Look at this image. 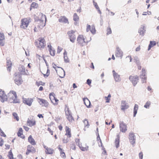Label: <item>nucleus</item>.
I'll return each mask as SVG.
<instances>
[{
	"label": "nucleus",
	"instance_id": "obj_1",
	"mask_svg": "<svg viewBox=\"0 0 159 159\" xmlns=\"http://www.w3.org/2000/svg\"><path fill=\"white\" fill-rule=\"evenodd\" d=\"M7 96L9 99V101L11 103H17L19 101L17 99V95L16 92L13 91H11L7 96L5 93L4 91H0V98L1 101L3 102L6 101L7 99Z\"/></svg>",
	"mask_w": 159,
	"mask_h": 159
},
{
	"label": "nucleus",
	"instance_id": "obj_2",
	"mask_svg": "<svg viewBox=\"0 0 159 159\" xmlns=\"http://www.w3.org/2000/svg\"><path fill=\"white\" fill-rule=\"evenodd\" d=\"M34 18L35 21L40 25H38V27L40 28V26L42 27L44 26L45 24L44 25H43V21L44 20H46V19L45 15H43L42 13L40 12L39 13V15H38V14L34 15Z\"/></svg>",
	"mask_w": 159,
	"mask_h": 159
},
{
	"label": "nucleus",
	"instance_id": "obj_3",
	"mask_svg": "<svg viewBox=\"0 0 159 159\" xmlns=\"http://www.w3.org/2000/svg\"><path fill=\"white\" fill-rule=\"evenodd\" d=\"M31 21V19L30 18L22 19L21 20L20 27L22 28L26 29L28 27L29 23Z\"/></svg>",
	"mask_w": 159,
	"mask_h": 159
},
{
	"label": "nucleus",
	"instance_id": "obj_4",
	"mask_svg": "<svg viewBox=\"0 0 159 159\" xmlns=\"http://www.w3.org/2000/svg\"><path fill=\"white\" fill-rule=\"evenodd\" d=\"M14 75L15 76L14 78L15 82L17 85H20L23 81L21 74L18 72L15 73Z\"/></svg>",
	"mask_w": 159,
	"mask_h": 159
},
{
	"label": "nucleus",
	"instance_id": "obj_5",
	"mask_svg": "<svg viewBox=\"0 0 159 159\" xmlns=\"http://www.w3.org/2000/svg\"><path fill=\"white\" fill-rule=\"evenodd\" d=\"M75 31L71 30L67 32V34L69 37L70 41L72 43L75 42L76 39V36L75 34Z\"/></svg>",
	"mask_w": 159,
	"mask_h": 159
},
{
	"label": "nucleus",
	"instance_id": "obj_6",
	"mask_svg": "<svg viewBox=\"0 0 159 159\" xmlns=\"http://www.w3.org/2000/svg\"><path fill=\"white\" fill-rule=\"evenodd\" d=\"M77 41V43L80 44L82 46H83L84 45V43H88V41H85V39L83 35H79L78 36Z\"/></svg>",
	"mask_w": 159,
	"mask_h": 159
},
{
	"label": "nucleus",
	"instance_id": "obj_7",
	"mask_svg": "<svg viewBox=\"0 0 159 159\" xmlns=\"http://www.w3.org/2000/svg\"><path fill=\"white\" fill-rule=\"evenodd\" d=\"M140 77L141 79L142 83H145L146 82L147 76L146 75V73L145 69L143 68L142 69V72L141 73Z\"/></svg>",
	"mask_w": 159,
	"mask_h": 159
},
{
	"label": "nucleus",
	"instance_id": "obj_8",
	"mask_svg": "<svg viewBox=\"0 0 159 159\" xmlns=\"http://www.w3.org/2000/svg\"><path fill=\"white\" fill-rule=\"evenodd\" d=\"M129 139L130 143L134 147L135 143L136 137L134 133H129Z\"/></svg>",
	"mask_w": 159,
	"mask_h": 159
},
{
	"label": "nucleus",
	"instance_id": "obj_9",
	"mask_svg": "<svg viewBox=\"0 0 159 159\" xmlns=\"http://www.w3.org/2000/svg\"><path fill=\"white\" fill-rule=\"evenodd\" d=\"M129 79L132 82L134 86H135L138 82L139 78L137 75L134 76H130L129 77Z\"/></svg>",
	"mask_w": 159,
	"mask_h": 159
},
{
	"label": "nucleus",
	"instance_id": "obj_10",
	"mask_svg": "<svg viewBox=\"0 0 159 159\" xmlns=\"http://www.w3.org/2000/svg\"><path fill=\"white\" fill-rule=\"evenodd\" d=\"M18 70L20 72V73L21 75H29L28 70H25V67L23 65H21L18 68Z\"/></svg>",
	"mask_w": 159,
	"mask_h": 159
},
{
	"label": "nucleus",
	"instance_id": "obj_11",
	"mask_svg": "<svg viewBox=\"0 0 159 159\" xmlns=\"http://www.w3.org/2000/svg\"><path fill=\"white\" fill-rule=\"evenodd\" d=\"M120 131L125 132L127 130V126L125 124L123 121H120Z\"/></svg>",
	"mask_w": 159,
	"mask_h": 159
},
{
	"label": "nucleus",
	"instance_id": "obj_12",
	"mask_svg": "<svg viewBox=\"0 0 159 159\" xmlns=\"http://www.w3.org/2000/svg\"><path fill=\"white\" fill-rule=\"evenodd\" d=\"M39 44L38 47L39 48H43L45 45V42L43 39L39 38Z\"/></svg>",
	"mask_w": 159,
	"mask_h": 159
},
{
	"label": "nucleus",
	"instance_id": "obj_13",
	"mask_svg": "<svg viewBox=\"0 0 159 159\" xmlns=\"http://www.w3.org/2000/svg\"><path fill=\"white\" fill-rule=\"evenodd\" d=\"M112 73L115 81L116 82H120L121 80L120 75L116 73L115 70L112 71Z\"/></svg>",
	"mask_w": 159,
	"mask_h": 159
},
{
	"label": "nucleus",
	"instance_id": "obj_14",
	"mask_svg": "<svg viewBox=\"0 0 159 159\" xmlns=\"http://www.w3.org/2000/svg\"><path fill=\"white\" fill-rule=\"evenodd\" d=\"M146 31V28L143 25L141 26V27L139 29L138 33L140 35L143 36L144 34Z\"/></svg>",
	"mask_w": 159,
	"mask_h": 159
},
{
	"label": "nucleus",
	"instance_id": "obj_15",
	"mask_svg": "<svg viewBox=\"0 0 159 159\" xmlns=\"http://www.w3.org/2000/svg\"><path fill=\"white\" fill-rule=\"evenodd\" d=\"M23 102L26 105L30 106L33 101V99L32 98H24L23 99Z\"/></svg>",
	"mask_w": 159,
	"mask_h": 159
},
{
	"label": "nucleus",
	"instance_id": "obj_16",
	"mask_svg": "<svg viewBox=\"0 0 159 159\" xmlns=\"http://www.w3.org/2000/svg\"><path fill=\"white\" fill-rule=\"evenodd\" d=\"M121 109L123 110L128 109L129 108V106L127 102L125 101H122L121 103Z\"/></svg>",
	"mask_w": 159,
	"mask_h": 159
},
{
	"label": "nucleus",
	"instance_id": "obj_17",
	"mask_svg": "<svg viewBox=\"0 0 159 159\" xmlns=\"http://www.w3.org/2000/svg\"><path fill=\"white\" fill-rule=\"evenodd\" d=\"M5 38L4 34L0 33V45L3 46L5 44Z\"/></svg>",
	"mask_w": 159,
	"mask_h": 159
},
{
	"label": "nucleus",
	"instance_id": "obj_18",
	"mask_svg": "<svg viewBox=\"0 0 159 159\" xmlns=\"http://www.w3.org/2000/svg\"><path fill=\"white\" fill-rule=\"evenodd\" d=\"M116 49L115 54L116 57H122L123 56L122 52L118 47H117Z\"/></svg>",
	"mask_w": 159,
	"mask_h": 159
},
{
	"label": "nucleus",
	"instance_id": "obj_19",
	"mask_svg": "<svg viewBox=\"0 0 159 159\" xmlns=\"http://www.w3.org/2000/svg\"><path fill=\"white\" fill-rule=\"evenodd\" d=\"M84 103L88 108L90 107L91 103L90 101L87 98H84L83 99Z\"/></svg>",
	"mask_w": 159,
	"mask_h": 159
},
{
	"label": "nucleus",
	"instance_id": "obj_20",
	"mask_svg": "<svg viewBox=\"0 0 159 159\" xmlns=\"http://www.w3.org/2000/svg\"><path fill=\"white\" fill-rule=\"evenodd\" d=\"M39 100H40L39 101V103L40 105L43 104V106L47 107L48 106V102L47 101L41 98H39Z\"/></svg>",
	"mask_w": 159,
	"mask_h": 159
},
{
	"label": "nucleus",
	"instance_id": "obj_21",
	"mask_svg": "<svg viewBox=\"0 0 159 159\" xmlns=\"http://www.w3.org/2000/svg\"><path fill=\"white\" fill-rule=\"evenodd\" d=\"M59 21L60 22L65 23H69L68 19L65 16L61 17L59 19Z\"/></svg>",
	"mask_w": 159,
	"mask_h": 159
},
{
	"label": "nucleus",
	"instance_id": "obj_22",
	"mask_svg": "<svg viewBox=\"0 0 159 159\" xmlns=\"http://www.w3.org/2000/svg\"><path fill=\"white\" fill-rule=\"evenodd\" d=\"M28 141L32 145H35L36 144L35 140L31 135L29 137Z\"/></svg>",
	"mask_w": 159,
	"mask_h": 159
},
{
	"label": "nucleus",
	"instance_id": "obj_23",
	"mask_svg": "<svg viewBox=\"0 0 159 159\" xmlns=\"http://www.w3.org/2000/svg\"><path fill=\"white\" fill-rule=\"evenodd\" d=\"M27 123L28 124V125L30 127L34 126L36 124V121L34 120H28L27 121Z\"/></svg>",
	"mask_w": 159,
	"mask_h": 159
},
{
	"label": "nucleus",
	"instance_id": "obj_24",
	"mask_svg": "<svg viewBox=\"0 0 159 159\" xmlns=\"http://www.w3.org/2000/svg\"><path fill=\"white\" fill-rule=\"evenodd\" d=\"M55 95V94L53 93H51L49 94V98L52 102H53L52 101V99L53 100V99H54V100L56 102H57L58 101V100L55 98V97H54Z\"/></svg>",
	"mask_w": 159,
	"mask_h": 159
},
{
	"label": "nucleus",
	"instance_id": "obj_25",
	"mask_svg": "<svg viewBox=\"0 0 159 159\" xmlns=\"http://www.w3.org/2000/svg\"><path fill=\"white\" fill-rule=\"evenodd\" d=\"M38 7V3L33 2L31 4L30 9H37Z\"/></svg>",
	"mask_w": 159,
	"mask_h": 159
},
{
	"label": "nucleus",
	"instance_id": "obj_26",
	"mask_svg": "<svg viewBox=\"0 0 159 159\" xmlns=\"http://www.w3.org/2000/svg\"><path fill=\"white\" fill-rule=\"evenodd\" d=\"M7 70L10 71L11 69V66L12 65V63L11 61L9 60L7 61Z\"/></svg>",
	"mask_w": 159,
	"mask_h": 159
},
{
	"label": "nucleus",
	"instance_id": "obj_27",
	"mask_svg": "<svg viewBox=\"0 0 159 159\" xmlns=\"http://www.w3.org/2000/svg\"><path fill=\"white\" fill-rule=\"evenodd\" d=\"M66 135H68L69 138H70L71 137V134L70 133V129L67 126H66Z\"/></svg>",
	"mask_w": 159,
	"mask_h": 159
},
{
	"label": "nucleus",
	"instance_id": "obj_28",
	"mask_svg": "<svg viewBox=\"0 0 159 159\" xmlns=\"http://www.w3.org/2000/svg\"><path fill=\"white\" fill-rule=\"evenodd\" d=\"M138 109V106L137 104H135L134 106V114L133 116L134 117L135 116L137 112V110Z\"/></svg>",
	"mask_w": 159,
	"mask_h": 159
},
{
	"label": "nucleus",
	"instance_id": "obj_29",
	"mask_svg": "<svg viewBox=\"0 0 159 159\" xmlns=\"http://www.w3.org/2000/svg\"><path fill=\"white\" fill-rule=\"evenodd\" d=\"M64 60L65 62L67 63L69 62L68 57L67 56V52L65 51L63 53Z\"/></svg>",
	"mask_w": 159,
	"mask_h": 159
},
{
	"label": "nucleus",
	"instance_id": "obj_30",
	"mask_svg": "<svg viewBox=\"0 0 159 159\" xmlns=\"http://www.w3.org/2000/svg\"><path fill=\"white\" fill-rule=\"evenodd\" d=\"M50 54L52 56H54L55 55V51L54 50H52V46L50 45L49 50Z\"/></svg>",
	"mask_w": 159,
	"mask_h": 159
},
{
	"label": "nucleus",
	"instance_id": "obj_31",
	"mask_svg": "<svg viewBox=\"0 0 159 159\" xmlns=\"http://www.w3.org/2000/svg\"><path fill=\"white\" fill-rule=\"evenodd\" d=\"M53 150L50 148H48L46 151L45 152L47 154H50L53 153Z\"/></svg>",
	"mask_w": 159,
	"mask_h": 159
},
{
	"label": "nucleus",
	"instance_id": "obj_32",
	"mask_svg": "<svg viewBox=\"0 0 159 159\" xmlns=\"http://www.w3.org/2000/svg\"><path fill=\"white\" fill-rule=\"evenodd\" d=\"M119 138L118 136L117 138L115 140V145L117 148H118L119 146Z\"/></svg>",
	"mask_w": 159,
	"mask_h": 159
},
{
	"label": "nucleus",
	"instance_id": "obj_33",
	"mask_svg": "<svg viewBox=\"0 0 159 159\" xmlns=\"http://www.w3.org/2000/svg\"><path fill=\"white\" fill-rule=\"evenodd\" d=\"M96 30L95 28V27L94 25H92L91 26V29L90 30V32L93 34H94L96 33Z\"/></svg>",
	"mask_w": 159,
	"mask_h": 159
},
{
	"label": "nucleus",
	"instance_id": "obj_34",
	"mask_svg": "<svg viewBox=\"0 0 159 159\" xmlns=\"http://www.w3.org/2000/svg\"><path fill=\"white\" fill-rule=\"evenodd\" d=\"M83 122L84 124L85 127H87L88 128L89 127V124L87 119H85L84 120H83Z\"/></svg>",
	"mask_w": 159,
	"mask_h": 159
},
{
	"label": "nucleus",
	"instance_id": "obj_35",
	"mask_svg": "<svg viewBox=\"0 0 159 159\" xmlns=\"http://www.w3.org/2000/svg\"><path fill=\"white\" fill-rule=\"evenodd\" d=\"M12 115L14 116V119H15L17 121H18L19 120V117L17 114L16 113L13 112L12 113Z\"/></svg>",
	"mask_w": 159,
	"mask_h": 159
},
{
	"label": "nucleus",
	"instance_id": "obj_36",
	"mask_svg": "<svg viewBox=\"0 0 159 159\" xmlns=\"http://www.w3.org/2000/svg\"><path fill=\"white\" fill-rule=\"evenodd\" d=\"M134 60L137 66H139L140 65V61L138 57L136 56L134 57Z\"/></svg>",
	"mask_w": 159,
	"mask_h": 159
},
{
	"label": "nucleus",
	"instance_id": "obj_37",
	"mask_svg": "<svg viewBox=\"0 0 159 159\" xmlns=\"http://www.w3.org/2000/svg\"><path fill=\"white\" fill-rule=\"evenodd\" d=\"M66 118L70 122H72L73 120H74V118L73 117L72 114L67 116Z\"/></svg>",
	"mask_w": 159,
	"mask_h": 159
},
{
	"label": "nucleus",
	"instance_id": "obj_38",
	"mask_svg": "<svg viewBox=\"0 0 159 159\" xmlns=\"http://www.w3.org/2000/svg\"><path fill=\"white\" fill-rule=\"evenodd\" d=\"M8 155V157L10 159H13V154L11 149L9 152Z\"/></svg>",
	"mask_w": 159,
	"mask_h": 159
},
{
	"label": "nucleus",
	"instance_id": "obj_39",
	"mask_svg": "<svg viewBox=\"0 0 159 159\" xmlns=\"http://www.w3.org/2000/svg\"><path fill=\"white\" fill-rule=\"evenodd\" d=\"M79 20V17L76 13H75L73 16V20L75 21H77Z\"/></svg>",
	"mask_w": 159,
	"mask_h": 159
},
{
	"label": "nucleus",
	"instance_id": "obj_40",
	"mask_svg": "<svg viewBox=\"0 0 159 159\" xmlns=\"http://www.w3.org/2000/svg\"><path fill=\"white\" fill-rule=\"evenodd\" d=\"M151 104V102L149 101H148L144 105V107L146 108H149V106Z\"/></svg>",
	"mask_w": 159,
	"mask_h": 159
},
{
	"label": "nucleus",
	"instance_id": "obj_41",
	"mask_svg": "<svg viewBox=\"0 0 159 159\" xmlns=\"http://www.w3.org/2000/svg\"><path fill=\"white\" fill-rule=\"evenodd\" d=\"M80 148V149L83 151H87L88 149V146H87L86 147H83L79 146Z\"/></svg>",
	"mask_w": 159,
	"mask_h": 159
},
{
	"label": "nucleus",
	"instance_id": "obj_42",
	"mask_svg": "<svg viewBox=\"0 0 159 159\" xmlns=\"http://www.w3.org/2000/svg\"><path fill=\"white\" fill-rule=\"evenodd\" d=\"M36 84L37 85L39 86L40 85L44 86V85H45V83L43 82L42 81H40L39 82H36Z\"/></svg>",
	"mask_w": 159,
	"mask_h": 159
},
{
	"label": "nucleus",
	"instance_id": "obj_43",
	"mask_svg": "<svg viewBox=\"0 0 159 159\" xmlns=\"http://www.w3.org/2000/svg\"><path fill=\"white\" fill-rule=\"evenodd\" d=\"M65 113L66 116L71 114V113L69 110V108H67V110L66 111Z\"/></svg>",
	"mask_w": 159,
	"mask_h": 159
},
{
	"label": "nucleus",
	"instance_id": "obj_44",
	"mask_svg": "<svg viewBox=\"0 0 159 159\" xmlns=\"http://www.w3.org/2000/svg\"><path fill=\"white\" fill-rule=\"evenodd\" d=\"M17 135L18 137H20L23 139L25 138V136L23 135L22 133L18 132Z\"/></svg>",
	"mask_w": 159,
	"mask_h": 159
},
{
	"label": "nucleus",
	"instance_id": "obj_45",
	"mask_svg": "<svg viewBox=\"0 0 159 159\" xmlns=\"http://www.w3.org/2000/svg\"><path fill=\"white\" fill-rule=\"evenodd\" d=\"M93 5H94V7H95L96 9L97 10H99V8L98 6V5L97 3L95 2L94 1H93Z\"/></svg>",
	"mask_w": 159,
	"mask_h": 159
},
{
	"label": "nucleus",
	"instance_id": "obj_46",
	"mask_svg": "<svg viewBox=\"0 0 159 159\" xmlns=\"http://www.w3.org/2000/svg\"><path fill=\"white\" fill-rule=\"evenodd\" d=\"M111 33V28L110 27H108L107 30V35Z\"/></svg>",
	"mask_w": 159,
	"mask_h": 159
},
{
	"label": "nucleus",
	"instance_id": "obj_47",
	"mask_svg": "<svg viewBox=\"0 0 159 159\" xmlns=\"http://www.w3.org/2000/svg\"><path fill=\"white\" fill-rule=\"evenodd\" d=\"M48 68V69H47V70L46 74H44V77H45V76H46L47 77H48L49 75V74H50V70L48 69V68Z\"/></svg>",
	"mask_w": 159,
	"mask_h": 159
},
{
	"label": "nucleus",
	"instance_id": "obj_48",
	"mask_svg": "<svg viewBox=\"0 0 159 159\" xmlns=\"http://www.w3.org/2000/svg\"><path fill=\"white\" fill-rule=\"evenodd\" d=\"M0 132L1 133V135L2 136H3L4 137H6V134H4V132L2 131V130L1 129H0Z\"/></svg>",
	"mask_w": 159,
	"mask_h": 159
},
{
	"label": "nucleus",
	"instance_id": "obj_49",
	"mask_svg": "<svg viewBox=\"0 0 159 159\" xmlns=\"http://www.w3.org/2000/svg\"><path fill=\"white\" fill-rule=\"evenodd\" d=\"M150 43L152 46V47H153V46L156 45V43L155 41H150Z\"/></svg>",
	"mask_w": 159,
	"mask_h": 159
},
{
	"label": "nucleus",
	"instance_id": "obj_50",
	"mask_svg": "<svg viewBox=\"0 0 159 159\" xmlns=\"http://www.w3.org/2000/svg\"><path fill=\"white\" fill-rule=\"evenodd\" d=\"M91 29V27L90 25H87V28H86V31L87 32H88L89 30L90 31V30Z\"/></svg>",
	"mask_w": 159,
	"mask_h": 159
},
{
	"label": "nucleus",
	"instance_id": "obj_51",
	"mask_svg": "<svg viewBox=\"0 0 159 159\" xmlns=\"http://www.w3.org/2000/svg\"><path fill=\"white\" fill-rule=\"evenodd\" d=\"M62 50V48L59 46L58 47L57 50V53H59L61 52V51Z\"/></svg>",
	"mask_w": 159,
	"mask_h": 159
},
{
	"label": "nucleus",
	"instance_id": "obj_52",
	"mask_svg": "<svg viewBox=\"0 0 159 159\" xmlns=\"http://www.w3.org/2000/svg\"><path fill=\"white\" fill-rule=\"evenodd\" d=\"M91 83V80L89 79L87 80L86 83L89 85H90Z\"/></svg>",
	"mask_w": 159,
	"mask_h": 159
},
{
	"label": "nucleus",
	"instance_id": "obj_53",
	"mask_svg": "<svg viewBox=\"0 0 159 159\" xmlns=\"http://www.w3.org/2000/svg\"><path fill=\"white\" fill-rule=\"evenodd\" d=\"M148 11L147 12H144V13L142 14V15H146L147 14H148V15H150L151 14V11Z\"/></svg>",
	"mask_w": 159,
	"mask_h": 159
},
{
	"label": "nucleus",
	"instance_id": "obj_54",
	"mask_svg": "<svg viewBox=\"0 0 159 159\" xmlns=\"http://www.w3.org/2000/svg\"><path fill=\"white\" fill-rule=\"evenodd\" d=\"M71 148L73 150H75V146L74 143L72 144Z\"/></svg>",
	"mask_w": 159,
	"mask_h": 159
},
{
	"label": "nucleus",
	"instance_id": "obj_55",
	"mask_svg": "<svg viewBox=\"0 0 159 159\" xmlns=\"http://www.w3.org/2000/svg\"><path fill=\"white\" fill-rule=\"evenodd\" d=\"M139 157L140 159H143V153L141 152L139 153Z\"/></svg>",
	"mask_w": 159,
	"mask_h": 159
},
{
	"label": "nucleus",
	"instance_id": "obj_56",
	"mask_svg": "<svg viewBox=\"0 0 159 159\" xmlns=\"http://www.w3.org/2000/svg\"><path fill=\"white\" fill-rule=\"evenodd\" d=\"M100 25L102 26L103 24V19L102 17V16H100Z\"/></svg>",
	"mask_w": 159,
	"mask_h": 159
},
{
	"label": "nucleus",
	"instance_id": "obj_57",
	"mask_svg": "<svg viewBox=\"0 0 159 159\" xmlns=\"http://www.w3.org/2000/svg\"><path fill=\"white\" fill-rule=\"evenodd\" d=\"M105 99L106 100V102L109 103L110 102V98H108V97H105Z\"/></svg>",
	"mask_w": 159,
	"mask_h": 159
},
{
	"label": "nucleus",
	"instance_id": "obj_58",
	"mask_svg": "<svg viewBox=\"0 0 159 159\" xmlns=\"http://www.w3.org/2000/svg\"><path fill=\"white\" fill-rule=\"evenodd\" d=\"M32 152V150L28 148L27 149V151L26 152V155H28L30 153Z\"/></svg>",
	"mask_w": 159,
	"mask_h": 159
},
{
	"label": "nucleus",
	"instance_id": "obj_59",
	"mask_svg": "<svg viewBox=\"0 0 159 159\" xmlns=\"http://www.w3.org/2000/svg\"><path fill=\"white\" fill-rule=\"evenodd\" d=\"M23 128L26 131H28L29 130V128L27 126H24Z\"/></svg>",
	"mask_w": 159,
	"mask_h": 159
},
{
	"label": "nucleus",
	"instance_id": "obj_60",
	"mask_svg": "<svg viewBox=\"0 0 159 159\" xmlns=\"http://www.w3.org/2000/svg\"><path fill=\"white\" fill-rule=\"evenodd\" d=\"M63 143H66L68 142V140L67 138L66 139H63Z\"/></svg>",
	"mask_w": 159,
	"mask_h": 159
},
{
	"label": "nucleus",
	"instance_id": "obj_61",
	"mask_svg": "<svg viewBox=\"0 0 159 159\" xmlns=\"http://www.w3.org/2000/svg\"><path fill=\"white\" fill-rule=\"evenodd\" d=\"M43 60L45 62V63L46 64V66H47V68H48V64L47 61H46V60L45 59V58H43Z\"/></svg>",
	"mask_w": 159,
	"mask_h": 159
},
{
	"label": "nucleus",
	"instance_id": "obj_62",
	"mask_svg": "<svg viewBox=\"0 0 159 159\" xmlns=\"http://www.w3.org/2000/svg\"><path fill=\"white\" fill-rule=\"evenodd\" d=\"M76 143L77 144H78V145H79V142H80V139H75V140Z\"/></svg>",
	"mask_w": 159,
	"mask_h": 159
},
{
	"label": "nucleus",
	"instance_id": "obj_63",
	"mask_svg": "<svg viewBox=\"0 0 159 159\" xmlns=\"http://www.w3.org/2000/svg\"><path fill=\"white\" fill-rule=\"evenodd\" d=\"M61 156L62 157H66V156H65V154L64 152H63L62 153H61Z\"/></svg>",
	"mask_w": 159,
	"mask_h": 159
},
{
	"label": "nucleus",
	"instance_id": "obj_64",
	"mask_svg": "<svg viewBox=\"0 0 159 159\" xmlns=\"http://www.w3.org/2000/svg\"><path fill=\"white\" fill-rule=\"evenodd\" d=\"M48 130L49 132L50 133H51V135H53V133H52V131L51 130V129H50V128L49 127H48Z\"/></svg>",
	"mask_w": 159,
	"mask_h": 159
}]
</instances>
